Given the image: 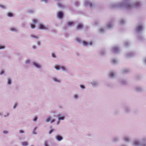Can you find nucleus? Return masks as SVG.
I'll return each instance as SVG.
<instances>
[{
  "instance_id": "38",
  "label": "nucleus",
  "mask_w": 146,
  "mask_h": 146,
  "mask_svg": "<svg viewBox=\"0 0 146 146\" xmlns=\"http://www.w3.org/2000/svg\"><path fill=\"white\" fill-rule=\"evenodd\" d=\"M10 114L9 112H7L6 113H5L4 115V117H8L10 115Z\"/></svg>"
},
{
  "instance_id": "60",
  "label": "nucleus",
  "mask_w": 146,
  "mask_h": 146,
  "mask_svg": "<svg viewBox=\"0 0 146 146\" xmlns=\"http://www.w3.org/2000/svg\"><path fill=\"white\" fill-rule=\"evenodd\" d=\"M29 13H33L34 12V11L33 10H31V11L29 10Z\"/></svg>"
},
{
  "instance_id": "56",
  "label": "nucleus",
  "mask_w": 146,
  "mask_h": 146,
  "mask_svg": "<svg viewBox=\"0 0 146 146\" xmlns=\"http://www.w3.org/2000/svg\"><path fill=\"white\" fill-rule=\"evenodd\" d=\"M19 133H25L24 131L22 130H20L19 131Z\"/></svg>"
},
{
  "instance_id": "3",
  "label": "nucleus",
  "mask_w": 146,
  "mask_h": 146,
  "mask_svg": "<svg viewBox=\"0 0 146 146\" xmlns=\"http://www.w3.org/2000/svg\"><path fill=\"white\" fill-rule=\"evenodd\" d=\"M52 116L54 117H56V116L55 115H50L48 116L45 119V121L46 123H52L55 122V119L52 118Z\"/></svg>"
},
{
  "instance_id": "20",
  "label": "nucleus",
  "mask_w": 146,
  "mask_h": 146,
  "mask_svg": "<svg viewBox=\"0 0 146 146\" xmlns=\"http://www.w3.org/2000/svg\"><path fill=\"white\" fill-rule=\"evenodd\" d=\"M135 90L137 92H140L143 90V88L141 86H137L135 88Z\"/></svg>"
},
{
  "instance_id": "4",
  "label": "nucleus",
  "mask_w": 146,
  "mask_h": 146,
  "mask_svg": "<svg viewBox=\"0 0 146 146\" xmlns=\"http://www.w3.org/2000/svg\"><path fill=\"white\" fill-rule=\"evenodd\" d=\"M132 146H141L140 141L137 139H134L131 143Z\"/></svg>"
},
{
  "instance_id": "5",
  "label": "nucleus",
  "mask_w": 146,
  "mask_h": 146,
  "mask_svg": "<svg viewBox=\"0 0 146 146\" xmlns=\"http://www.w3.org/2000/svg\"><path fill=\"white\" fill-rule=\"evenodd\" d=\"M39 29L41 30H47L48 29V27L43 24L40 23L39 25Z\"/></svg>"
},
{
  "instance_id": "36",
  "label": "nucleus",
  "mask_w": 146,
  "mask_h": 146,
  "mask_svg": "<svg viewBox=\"0 0 146 146\" xmlns=\"http://www.w3.org/2000/svg\"><path fill=\"white\" fill-rule=\"evenodd\" d=\"M61 69L64 72H66L68 70L67 68L64 66H61Z\"/></svg>"
},
{
  "instance_id": "64",
  "label": "nucleus",
  "mask_w": 146,
  "mask_h": 146,
  "mask_svg": "<svg viewBox=\"0 0 146 146\" xmlns=\"http://www.w3.org/2000/svg\"><path fill=\"white\" fill-rule=\"evenodd\" d=\"M2 115V114L1 113V112H0V116H1Z\"/></svg>"
},
{
  "instance_id": "57",
  "label": "nucleus",
  "mask_w": 146,
  "mask_h": 146,
  "mask_svg": "<svg viewBox=\"0 0 146 146\" xmlns=\"http://www.w3.org/2000/svg\"><path fill=\"white\" fill-rule=\"evenodd\" d=\"M60 120H58L56 122V124L57 125H58L60 124Z\"/></svg>"
},
{
  "instance_id": "48",
  "label": "nucleus",
  "mask_w": 146,
  "mask_h": 146,
  "mask_svg": "<svg viewBox=\"0 0 146 146\" xmlns=\"http://www.w3.org/2000/svg\"><path fill=\"white\" fill-rule=\"evenodd\" d=\"M31 28L32 29H34L35 28V25L34 24H31Z\"/></svg>"
},
{
  "instance_id": "59",
  "label": "nucleus",
  "mask_w": 146,
  "mask_h": 146,
  "mask_svg": "<svg viewBox=\"0 0 146 146\" xmlns=\"http://www.w3.org/2000/svg\"><path fill=\"white\" fill-rule=\"evenodd\" d=\"M37 43L38 45L40 46V43L39 42V41H37Z\"/></svg>"
},
{
  "instance_id": "18",
  "label": "nucleus",
  "mask_w": 146,
  "mask_h": 146,
  "mask_svg": "<svg viewBox=\"0 0 146 146\" xmlns=\"http://www.w3.org/2000/svg\"><path fill=\"white\" fill-rule=\"evenodd\" d=\"M10 29L12 31L17 32L18 31L17 28L15 27H11L10 28Z\"/></svg>"
},
{
  "instance_id": "37",
  "label": "nucleus",
  "mask_w": 146,
  "mask_h": 146,
  "mask_svg": "<svg viewBox=\"0 0 146 146\" xmlns=\"http://www.w3.org/2000/svg\"><path fill=\"white\" fill-rule=\"evenodd\" d=\"M61 66L59 65L56 66H55V68L57 70H59L61 69Z\"/></svg>"
},
{
  "instance_id": "55",
  "label": "nucleus",
  "mask_w": 146,
  "mask_h": 146,
  "mask_svg": "<svg viewBox=\"0 0 146 146\" xmlns=\"http://www.w3.org/2000/svg\"><path fill=\"white\" fill-rule=\"evenodd\" d=\"M52 57H53L54 58H56V56L54 54L52 53Z\"/></svg>"
},
{
  "instance_id": "30",
  "label": "nucleus",
  "mask_w": 146,
  "mask_h": 146,
  "mask_svg": "<svg viewBox=\"0 0 146 146\" xmlns=\"http://www.w3.org/2000/svg\"><path fill=\"white\" fill-rule=\"evenodd\" d=\"M7 16L9 17H12L13 16V13L11 12H9L7 13Z\"/></svg>"
},
{
  "instance_id": "35",
  "label": "nucleus",
  "mask_w": 146,
  "mask_h": 146,
  "mask_svg": "<svg viewBox=\"0 0 146 146\" xmlns=\"http://www.w3.org/2000/svg\"><path fill=\"white\" fill-rule=\"evenodd\" d=\"M37 128L36 127H35L34 128L32 133L33 134L36 135L37 134V133L35 132V131L37 129Z\"/></svg>"
},
{
  "instance_id": "1",
  "label": "nucleus",
  "mask_w": 146,
  "mask_h": 146,
  "mask_svg": "<svg viewBox=\"0 0 146 146\" xmlns=\"http://www.w3.org/2000/svg\"><path fill=\"white\" fill-rule=\"evenodd\" d=\"M128 0H124L123 2L114 3L111 5L112 7L122 8L124 7L127 9L138 7L140 5V3L138 1H135L128 3Z\"/></svg>"
},
{
  "instance_id": "41",
  "label": "nucleus",
  "mask_w": 146,
  "mask_h": 146,
  "mask_svg": "<svg viewBox=\"0 0 146 146\" xmlns=\"http://www.w3.org/2000/svg\"><path fill=\"white\" fill-rule=\"evenodd\" d=\"M129 42L127 41H125L124 43V45L125 46H127L129 45Z\"/></svg>"
},
{
  "instance_id": "51",
  "label": "nucleus",
  "mask_w": 146,
  "mask_h": 146,
  "mask_svg": "<svg viewBox=\"0 0 146 146\" xmlns=\"http://www.w3.org/2000/svg\"><path fill=\"white\" fill-rule=\"evenodd\" d=\"M3 134H7L9 133V132L7 131H3Z\"/></svg>"
},
{
  "instance_id": "50",
  "label": "nucleus",
  "mask_w": 146,
  "mask_h": 146,
  "mask_svg": "<svg viewBox=\"0 0 146 146\" xmlns=\"http://www.w3.org/2000/svg\"><path fill=\"white\" fill-rule=\"evenodd\" d=\"M54 131V129H52L50 130L49 132V134H51L52 132Z\"/></svg>"
},
{
  "instance_id": "61",
  "label": "nucleus",
  "mask_w": 146,
  "mask_h": 146,
  "mask_svg": "<svg viewBox=\"0 0 146 146\" xmlns=\"http://www.w3.org/2000/svg\"><path fill=\"white\" fill-rule=\"evenodd\" d=\"M32 48H33L35 49L36 48V46L34 45L33 46Z\"/></svg>"
},
{
  "instance_id": "39",
  "label": "nucleus",
  "mask_w": 146,
  "mask_h": 146,
  "mask_svg": "<svg viewBox=\"0 0 146 146\" xmlns=\"http://www.w3.org/2000/svg\"><path fill=\"white\" fill-rule=\"evenodd\" d=\"M127 82L125 80L123 79L121 80V83L123 84H125Z\"/></svg>"
},
{
  "instance_id": "14",
  "label": "nucleus",
  "mask_w": 146,
  "mask_h": 146,
  "mask_svg": "<svg viewBox=\"0 0 146 146\" xmlns=\"http://www.w3.org/2000/svg\"><path fill=\"white\" fill-rule=\"evenodd\" d=\"M33 65L37 68L40 69L41 68V66L39 63L34 62L33 63Z\"/></svg>"
},
{
  "instance_id": "44",
  "label": "nucleus",
  "mask_w": 146,
  "mask_h": 146,
  "mask_svg": "<svg viewBox=\"0 0 146 146\" xmlns=\"http://www.w3.org/2000/svg\"><path fill=\"white\" fill-rule=\"evenodd\" d=\"M76 40L79 43H81V40L80 38H77L76 39Z\"/></svg>"
},
{
  "instance_id": "28",
  "label": "nucleus",
  "mask_w": 146,
  "mask_h": 146,
  "mask_svg": "<svg viewBox=\"0 0 146 146\" xmlns=\"http://www.w3.org/2000/svg\"><path fill=\"white\" fill-rule=\"evenodd\" d=\"M12 83V80L9 78L7 79V84L9 85H11Z\"/></svg>"
},
{
  "instance_id": "23",
  "label": "nucleus",
  "mask_w": 146,
  "mask_h": 146,
  "mask_svg": "<svg viewBox=\"0 0 146 146\" xmlns=\"http://www.w3.org/2000/svg\"><path fill=\"white\" fill-rule=\"evenodd\" d=\"M7 5H3L0 4V7L3 9H7Z\"/></svg>"
},
{
  "instance_id": "33",
  "label": "nucleus",
  "mask_w": 146,
  "mask_h": 146,
  "mask_svg": "<svg viewBox=\"0 0 146 146\" xmlns=\"http://www.w3.org/2000/svg\"><path fill=\"white\" fill-rule=\"evenodd\" d=\"M119 138L117 137H114L112 139V141L114 142H116L118 141Z\"/></svg>"
},
{
  "instance_id": "24",
  "label": "nucleus",
  "mask_w": 146,
  "mask_h": 146,
  "mask_svg": "<svg viewBox=\"0 0 146 146\" xmlns=\"http://www.w3.org/2000/svg\"><path fill=\"white\" fill-rule=\"evenodd\" d=\"M82 44L84 46H87L88 44L91 45L92 44L91 42L88 43L85 41H82Z\"/></svg>"
},
{
  "instance_id": "52",
  "label": "nucleus",
  "mask_w": 146,
  "mask_h": 146,
  "mask_svg": "<svg viewBox=\"0 0 146 146\" xmlns=\"http://www.w3.org/2000/svg\"><path fill=\"white\" fill-rule=\"evenodd\" d=\"M17 104H15L13 106V108L14 109H15L17 106Z\"/></svg>"
},
{
  "instance_id": "11",
  "label": "nucleus",
  "mask_w": 146,
  "mask_h": 146,
  "mask_svg": "<svg viewBox=\"0 0 146 146\" xmlns=\"http://www.w3.org/2000/svg\"><path fill=\"white\" fill-rule=\"evenodd\" d=\"M113 52L116 53H118L119 51V47L117 46H115L113 47L112 49Z\"/></svg>"
},
{
  "instance_id": "12",
  "label": "nucleus",
  "mask_w": 146,
  "mask_h": 146,
  "mask_svg": "<svg viewBox=\"0 0 146 146\" xmlns=\"http://www.w3.org/2000/svg\"><path fill=\"white\" fill-rule=\"evenodd\" d=\"M143 27L142 25L138 26L136 28V30L137 33L141 32L143 29Z\"/></svg>"
},
{
  "instance_id": "8",
  "label": "nucleus",
  "mask_w": 146,
  "mask_h": 146,
  "mask_svg": "<svg viewBox=\"0 0 146 146\" xmlns=\"http://www.w3.org/2000/svg\"><path fill=\"white\" fill-rule=\"evenodd\" d=\"M53 81L55 82L60 83L61 82L62 80L61 79L55 76L52 78Z\"/></svg>"
},
{
  "instance_id": "53",
  "label": "nucleus",
  "mask_w": 146,
  "mask_h": 146,
  "mask_svg": "<svg viewBox=\"0 0 146 146\" xmlns=\"http://www.w3.org/2000/svg\"><path fill=\"white\" fill-rule=\"evenodd\" d=\"M130 110V109L128 108H126L125 109V111L126 112H128Z\"/></svg>"
},
{
  "instance_id": "31",
  "label": "nucleus",
  "mask_w": 146,
  "mask_h": 146,
  "mask_svg": "<svg viewBox=\"0 0 146 146\" xmlns=\"http://www.w3.org/2000/svg\"><path fill=\"white\" fill-rule=\"evenodd\" d=\"M133 53L132 52L128 53L127 54V56L128 57H131L133 56Z\"/></svg>"
},
{
  "instance_id": "9",
  "label": "nucleus",
  "mask_w": 146,
  "mask_h": 146,
  "mask_svg": "<svg viewBox=\"0 0 146 146\" xmlns=\"http://www.w3.org/2000/svg\"><path fill=\"white\" fill-rule=\"evenodd\" d=\"M141 146H146V137H143L140 141Z\"/></svg>"
},
{
  "instance_id": "46",
  "label": "nucleus",
  "mask_w": 146,
  "mask_h": 146,
  "mask_svg": "<svg viewBox=\"0 0 146 146\" xmlns=\"http://www.w3.org/2000/svg\"><path fill=\"white\" fill-rule=\"evenodd\" d=\"M44 146H50L47 141H45L44 142Z\"/></svg>"
},
{
  "instance_id": "49",
  "label": "nucleus",
  "mask_w": 146,
  "mask_h": 146,
  "mask_svg": "<svg viewBox=\"0 0 146 146\" xmlns=\"http://www.w3.org/2000/svg\"><path fill=\"white\" fill-rule=\"evenodd\" d=\"M143 62L145 64H146V57L144 58L143 60Z\"/></svg>"
},
{
  "instance_id": "2",
  "label": "nucleus",
  "mask_w": 146,
  "mask_h": 146,
  "mask_svg": "<svg viewBox=\"0 0 146 146\" xmlns=\"http://www.w3.org/2000/svg\"><path fill=\"white\" fill-rule=\"evenodd\" d=\"M114 26V24L113 21H110L108 22L107 24L106 27L105 28V29L103 28H101L100 29L99 31L100 33H103L105 31V29H110L111 28Z\"/></svg>"
},
{
  "instance_id": "21",
  "label": "nucleus",
  "mask_w": 146,
  "mask_h": 146,
  "mask_svg": "<svg viewBox=\"0 0 146 146\" xmlns=\"http://www.w3.org/2000/svg\"><path fill=\"white\" fill-rule=\"evenodd\" d=\"M33 23L34 24L38 23L39 22V20L37 18H34L32 19Z\"/></svg>"
},
{
  "instance_id": "63",
  "label": "nucleus",
  "mask_w": 146,
  "mask_h": 146,
  "mask_svg": "<svg viewBox=\"0 0 146 146\" xmlns=\"http://www.w3.org/2000/svg\"><path fill=\"white\" fill-rule=\"evenodd\" d=\"M120 146H127L122 145H121Z\"/></svg>"
},
{
  "instance_id": "16",
  "label": "nucleus",
  "mask_w": 146,
  "mask_h": 146,
  "mask_svg": "<svg viewBox=\"0 0 146 146\" xmlns=\"http://www.w3.org/2000/svg\"><path fill=\"white\" fill-rule=\"evenodd\" d=\"M80 98L79 95L77 94H75L73 96V99L75 100H78Z\"/></svg>"
},
{
  "instance_id": "29",
  "label": "nucleus",
  "mask_w": 146,
  "mask_h": 146,
  "mask_svg": "<svg viewBox=\"0 0 146 146\" xmlns=\"http://www.w3.org/2000/svg\"><path fill=\"white\" fill-rule=\"evenodd\" d=\"M21 145L23 146H27L28 145V143L27 141H24L21 143Z\"/></svg>"
},
{
  "instance_id": "19",
  "label": "nucleus",
  "mask_w": 146,
  "mask_h": 146,
  "mask_svg": "<svg viewBox=\"0 0 146 146\" xmlns=\"http://www.w3.org/2000/svg\"><path fill=\"white\" fill-rule=\"evenodd\" d=\"M30 37L31 38H34L37 40H38L39 38V36H38L34 34L31 35Z\"/></svg>"
},
{
  "instance_id": "17",
  "label": "nucleus",
  "mask_w": 146,
  "mask_h": 146,
  "mask_svg": "<svg viewBox=\"0 0 146 146\" xmlns=\"http://www.w3.org/2000/svg\"><path fill=\"white\" fill-rule=\"evenodd\" d=\"M58 120H63L64 119L65 117L64 116L62 115H61L59 114L58 115Z\"/></svg>"
},
{
  "instance_id": "42",
  "label": "nucleus",
  "mask_w": 146,
  "mask_h": 146,
  "mask_svg": "<svg viewBox=\"0 0 146 146\" xmlns=\"http://www.w3.org/2000/svg\"><path fill=\"white\" fill-rule=\"evenodd\" d=\"M120 23L121 24H124L125 23V21L123 19H121L120 21Z\"/></svg>"
},
{
  "instance_id": "32",
  "label": "nucleus",
  "mask_w": 146,
  "mask_h": 146,
  "mask_svg": "<svg viewBox=\"0 0 146 146\" xmlns=\"http://www.w3.org/2000/svg\"><path fill=\"white\" fill-rule=\"evenodd\" d=\"M83 27L82 25L81 24H79L77 26V29L80 30Z\"/></svg>"
},
{
  "instance_id": "54",
  "label": "nucleus",
  "mask_w": 146,
  "mask_h": 146,
  "mask_svg": "<svg viewBox=\"0 0 146 146\" xmlns=\"http://www.w3.org/2000/svg\"><path fill=\"white\" fill-rule=\"evenodd\" d=\"M80 88L82 89H84L85 88V86L83 85H80Z\"/></svg>"
},
{
  "instance_id": "62",
  "label": "nucleus",
  "mask_w": 146,
  "mask_h": 146,
  "mask_svg": "<svg viewBox=\"0 0 146 146\" xmlns=\"http://www.w3.org/2000/svg\"><path fill=\"white\" fill-rule=\"evenodd\" d=\"M76 4H76V5H76V6H78V4H79V3H78V2H76Z\"/></svg>"
},
{
  "instance_id": "34",
  "label": "nucleus",
  "mask_w": 146,
  "mask_h": 146,
  "mask_svg": "<svg viewBox=\"0 0 146 146\" xmlns=\"http://www.w3.org/2000/svg\"><path fill=\"white\" fill-rule=\"evenodd\" d=\"M74 24V22L72 21H68L67 23L68 25L70 26H72Z\"/></svg>"
},
{
  "instance_id": "6",
  "label": "nucleus",
  "mask_w": 146,
  "mask_h": 146,
  "mask_svg": "<svg viewBox=\"0 0 146 146\" xmlns=\"http://www.w3.org/2000/svg\"><path fill=\"white\" fill-rule=\"evenodd\" d=\"M92 0H85L84 5L85 6H89L90 7H92V4L91 3Z\"/></svg>"
},
{
  "instance_id": "15",
  "label": "nucleus",
  "mask_w": 146,
  "mask_h": 146,
  "mask_svg": "<svg viewBox=\"0 0 146 146\" xmlns=\"http://www.w3.org/2000/svg\"><path fill=\"white\" fill-rule=\"evenodd\" d=\"M63 16V13L60 11L58 12L57 13V16L59 19H61Z\"/></svg>"
},
{
  "instance_id": "40",
  "label": "nucleus",
  "mask_w": 146,
  "mask_h": 146,
  "mask_svg": "<svg viewBox=\"0 0 146 146\" xmlns=\"http://www.w3.org/2000/svg\"><path fill=\"white\" fill-rule=\"evenodd\" d=\"M129 71V70L128 69L125 68L123 69L122 70V72L123 73H126Z\"/></svg>"
},
{
  "instance_id": "45",
  "label": "nucleus",
  "mask_w": 146,
  "mask_h": 146,
  "mask_svg": "<svg viewBox=\"0 0 146 146\" xmlns=\"http://www.w3.org/2000/svg\"><path fill=\"white\" fill-rule=\"evenodd\" d=\"M5 73V71L3 70H2L0 72V75H2L4 74Z\"/></svg>"
},
{
  "instance_id": "10",
  "label": "nucleus",
  "mask_w": 146,
  "mask_h": 146,
  "mask_svg": "<svg viewBox=\"0 0 146 146\" xmlns=\"http://www.w3.org/2000/svg\"><path fill=\"white\" fill-rule=\"evenodd\" d=\"M116 75V74L115 72L113 71H111L109 73L108 76L111 78H113L115 77Z\"/></svg>"
},
{
  "instance_id": "7",
  "label": "nucleus",
  "mask_w": 146,
  "mask_h": 146,
  "mask_svg": "<svg viewBox=\"0 0 146 146\" xmlns=\"http://www.w3.org/2000/svg\"><path fill=\"white\" fill-rule=\"evenodd\" d=\"M92 86L93 87H96L98 86L99 83L98 81L93 80L92 81L91 83Z\"/></svg>"
},
{
  "instance_id": "47",
  "label": "nucleus",
  "mask_w": 146,
  "mask_h": 146,
  "mask_svg": "<svg viewBox=\"0 0 146 146\" xmlns=\"http://www.w3.org/2000/svg\"><path fill=\"white\" fill-rule=\"evenodd\" d=\"M38 117L36 116H35L33 119V121H34L36 122V121Z\"/></svg>"
},
{
  "instance_id": "26",
  "label": "nucleus",
  "mask_w": 146,
  "mask_h": 146,
  "mask_svg": "<svg viewBox=\"0 0 146 146\" xmlns=\"http://www.w3.org/2000/svg\"><path fill=\"white\" fill-rule=\"evenodd\" d=\"M111 62L113 64H115L118 62V61L116 59L113 58L111 60Z\"/></svg>"
},
{
  "instance_id": "27",
  "label": "nucleus",
  "mask_w": 146,
  "mask_h": 146,
  "mask_svg": "<svg viewBox=\"0 0 146 146\" xmlns=\"http://www.w3.org/2000/svg\"><path fill=\"white\" fill-rule=\"evenodd\" d=\"M57 6L58 7L61 8H63L65 7V5L61 3H58L57 4Z\"/></svg>"
},
{
  "instance_id": "58",
  "label": "nucleus",
  "mask_w": 146,
  "mask_h": 146,
  "mask_svg": "<svg viewBox=\"0 0 146 146\" xmlns=\"http://www.w3.org/2000/svg\"><path fill=\"white\" fill-rule=\"evenodd\" d=\"M48 0H41V1L44 2L45 3H46L47 2Z\"/></svg>"
},
{
  "instance_id": "43",
  "label": "nucleus",
  "mask_w": 146,
  "mask_h": 146,
  "mask_svg": "<svg viewBox=\"0 0 146 146\" xmlns=\"http://www.w3.org/2000/svg\"><path fill=\"white\" fill-rule=\"evenodd\" d=\"M5 47L4 45H0V50L4 49L5 48Z\"/></svg>"
},
{
  "instance_id": "25",
  "label": "nucleus",
  "mask_w": 146,
  "mask_h": 146,
  "mask_svg": "<svg viewBox=\"0 0 146 146\" xmlns=\"http://www.w3.org/2000/svg\"><path fill=\"white\" fill-rule=\"evenodd\" d=\"M31 60L29 59H26L25 61V63L26 64H29L31 62Z\"/></svg>"
},
{
  "instance_id": "22",
  "label": "nucleus",
  "mask_w": 146,
  "mask_h": 146,
  "mask_svg": "<svg viewBox=\"0 0 146 146\" xmlns=\"http://www.w3.org/2000/svg\"><path fill=\"white\" fill-rule=\"evenodd\" d=\"M123 139L125 141L127 142H129L130 141V139L129 137L126 136L123 137Z\"/></svg>"
},
{
  "instance_id": "13",
  "label": "nucleus",
  "mask_w": 146,
  "mask_h": 146,
  "mask_svg": "<svg viewBox=\"0 0 146 146\" xmlns=\"http://www.w3.org/2000/svg\"><path fill=\"white\" fill-rule=\"evenodd\" d=\"M55 139L58 141H60L62 140L63 138L62 136L59 135H57L56 136Z\"/></svg>"
}]
</instances>
